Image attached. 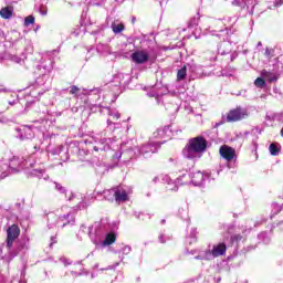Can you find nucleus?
Listing matches in <instances>:
<instances>
[{
    "instance_id": "nucleus-1",
    "label": "nucleus",
    "mask_w": 283,
    "mask_h": 283,
    "mask_svg": "<svg viewBox=\"0 0 283 283\" xmlns=\"http://www.w3.org/2000/svg\"><path fill=\"white\" fill-rule=\"evenodd\" d=\"M188 150L195 154H202V151L207 150V139L202 136L191 138L189 140Z\"/></svg>"
},
{
    "instance_id": "nucleus-2",
    "label": "nucleus",
    "mask_w": 283,
    "mask_h": 283,
    "mask_svg": "<svg viewBox=\"0 0 283 283\" xmlns=\"http://www.w3.org/2000/svg\"><path fill=\"white\" fill-rule=\"evenodd\" d=\"M19 235H21V228L18 224H11L7 229V249H12L15 240H19Z\"/></svg>"
},
{
    "instance_id": "nucleus-3",
    "label": "nucleus",
    "mask_w": 283,
    "mask_h": 283,
    "mask_svg": "<svg viewBox=\"0 0 283 283\" xmlns=\"http://www.w3.org/2000/svg\"><path fill=\"white\" fill-rule=\"evenodd\" d=\"M243 118H247V111L242 109V107H237L228 112L226 120L227 123H238Z\"/></svg>"
},
{
    "instance_id": "nucleus-4",
    "label": "nucleus",
    "mask_w": 283,
    "mask_h": 283,
    "mask_svg": "<svg viewBox=\"0 0 283 283\" xmlns=\"http://www.w3.org/2000/svg\"><path fill=\"white\" fill-rule=\"evenodd\" d=\"M219 154L221 158H223L228 163H231V160H235V158H238V154H235V148L229 145H222L219 148Z\"/></svg>"
},
{
    "instance_id": "nucleus-5",
    "label": "nucleus",
    "mask_w": 283,
    "mask_h": 283,
    "mask_svg": "<svg viewBox=\"0 0 283 283\" xmlns=\"http://www.w3.org/2000/svg\"><path fill=\"white\" fill-rule=\"evenodd\" d=\"M133 63L143 65L149 61V53L146 51H136L130 55Z\"/></svg>"
},
{
    "instance_id": "nucleus-6",
    "label": "nucleus",
    "mask_w": 283,
    "mask_h": 283,
    "mask_svg": "<svg viewBox=\"0 0 283 283\" xmlns=\"http://www.w3.org/2000/svg\"><path fill=\"white\" fill-rule=\"evenodd\" d=\"M226 253H227V244L224 242H221L212 247L211 255L213 258H220V255H226Z\"/></svg>"
},
{
    "instance_id": "nucleus-7",
    "label": "nucleus",
    "mask_w": 283,
    "mask_h": 283,
    "mask_svg": "<svg viewBox=\"0 0 283 283\" xmlns=\"http://www.w3.org/2000/svg\"><path fill=\"white\" fill-rule=\"evenodd\" d=\"M261 76L263 78H266L269 81V83H275L280 78V75L274 74L273 72L266 71V70L261 71Z\"/></svg>"
},
{
    "instance_id": "nucleus-8",
    "label": "nucleus",
    "mask_w": 283,
    "mask_h": 283,
    "mask_svg": "<svg viewBox=\"0 0 283 283\" xmlns=\"http://www.w3.org/2000/svg\"><path fill=\"white\" fill-rule=\"evenodd\" d=\"M114 198L116 202H127V200H129V196L127 195V191L125 190L120 191L119 189L115 191Z\"/></svg>"
},
{
    "instance_id": "nucleus-9",
    "label": "nucleus",
    "mask_w": 283,
    "mask_h": 283,
    "mask_svg": "<svg viewBox=\"0 0 283 283\" xmlns=\"http://www.w3.org/2000/svg\"><path fill=\"white\" fill-rule=\"evenodd\" d=\"M12 14H14V7H3L0 10V17L2 19H11Z\"/></svg>"
},
{
    "instance_id": "nucleus-10",
    "label": "nucleus",
    "mask_w": 283,
    "mask_h": 283,
    "mask_svg": "<svg viewBox=\"0 0 283 283\" xmlns=\"http://www.w3.org/2000/svg\"><path fill=\"white\" fill-rule=\"evenodd\" d=\"M114 242H116V234L114 232H111L106 235V238L104 240V244L106 247H109V245L114 244Z\"/></svg>"
},
{
    "instance_id": "nucleus-11",
    "label": "nucleus",
    "mask_w": 283,
    "mask_h": 283,
    "mask_svg": "<svg viewBox=\"0 0 283 283\" xmlns=\"http://www.w3.org/2000/svg\"><path fill=\"white\" fill-rule=\"evenodd\" d=\"M187 78V65H184L178 72H177V81H185Z\"/></svg>"
},
{
    "instance_id": "nucleus-12",
    "label": "nucleus",
    "mask_w": 283,
    "mask_h": 283,
    "mask_svg": "<svg viewBox=\"0 0 283 283\" xmlns=\"http://www.w3.org/2000/svg\"><path fill=\"white\" fill-rule=\"evenodd\" d=\"M112 30L115 34H120L123 30H125V24L119 23V24H112Z\"/></svg>"
},
{
    "instance_id": "nucleus-13",
    "label": "nucleus",
    "mask_w": 283,
    "mask_h": 283,
    "mask_svg": "<svg viewBox=\"0 0 283 283\" xmlns=\"http://www.w3.org/2000/svg\"><path fill=\"white\" fill-rule=\"evenodd\" d=\"M254 85H255V87H259L260 90H262V88H264V85H266V81H264V78H262V77H258L254 81Z\"/></svg>"
},
{
    "instance_id": "nucleus-14",
    "label": "nucleus",
    "mask_w": 283,
    "mask_h": 283,
    "mask_svg": "<svg viewBox=\"0 0 283 283\" xmlns=\"http://www.w3.org/2000/svg\"><path fill=\"white\" fill-rule=\"evenodd\" d=\"M269 150L271 156H277V154H280V148L275 144H271Z\"/></svg>"
},
{
    "instance_id": "nucleus-15",
    "label": "nucleus",
    "mask_w": 283,
    "mask_h": 283,
    "mask_svg": "<svg viewBox=\"0 0 283 283\" xmlns=\"http://www.w3.org/2000/svg\"><path fill=\"white\" fill-rule=\"evenodd\" d=\"M243 238L244 237H242V234H234V235H232L231 238H230V240H231V242L233 243V242H242V240H243Z\"/></svg>"
},
{
    "instance_id": "nucleus-16",
    "label": "nucleus",
    "mask_w": 283,
    "mask_h": 283,
    "mask_svg": "<svg viewBox=\"0 0 283 283\" xmlns=\"http://www.w3.org/2000/svg\"><path fill=\"white\" fill-rule=\"evenodd\" d=\"M34 23V17L33 15H28L25 19H24V25H33Z\"/></svg>"
},
{
    "instance_id": "nucleus-17",
    "label": "nucleus",
    "mask_w": 283,
    "mask_h": 283,
    "mask_svg": "<svg viewBox=\"0 0 283 283\" xmlns=\"http://www.w3.org/2000/svg\"><path fill=\"white\" fill-rule=\"evenodd\" d=\"M78 92H81V88H78V86L76 85H73L71 86V90H70V94H78Z\"/></svg>"
},
{
    "instance_id": "nucleus-18",
    "label": "nucleus",
    "mask_w": 283,
    "mask_h": 283,
    "mask_svg": "<svg viewBox=\"0 0 283 283\" xmlns=\"http://www.w3.org/2000/svg\"><path fill=\"white\" fill-rule=\"evenodd\" d=\"M159 242L161 243V244H165V235H163V234H160L159 237Z\"/></svg>"
},
{
    "instance_id": "nucleus-19",
    "label": "nucleus",
    "mask_w": 283,
    "mask_h": 283,
    "mask_svg": "<svg viewBox=\"0 0 283 283\" xmlns=\"http://www.w3.org/2000/svg\"><path fill=\"white\" fill-rule=\"evenodd\" d=\"M265 54L269 56V54H271V51H269V49L265 50Z\"/></svg>"
},
{
    "instance_id": "nucleus-20",
    "label": "nucleus",
    "mask_w": 283,
    "mask_h": 283,
    "mask_svg": "<svg viewBox=\"0 0 283 283\" xmlns=\"http://www.w3.org/2000/svg\"><path fill=\"white\" fill-rule=\"evenodd\" d=\"M220 125H222V123H218V124H216V127H220Z\"/></svg>"
},
{
    "instance_id": "nucleus-21",
    "label": "nucleus",
    "mask_w": 283,
    "mask_h": 283,
    "mask_svg": "<svg viewBox=\"0 0 283 283\" xmlns=\"http://www.w3.org/2000/svg\"><path fill=\"white\" fill-rule=\"evenodd\" d=\"M132 21H133V23H135V22H136V18H133V20H132Z\"/></svg>"
}]
</instances>
